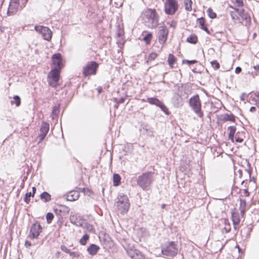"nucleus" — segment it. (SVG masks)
I'll use <instances>...</instances> for the list:
<instances>
[{
	"label": "nucleus",
	"mask_w": 259,
	"mask_h": 259,
	"mask_svg": "<svg viewBox=\"0 0 259 259\" xmlns=\"http://www.w3.org/2000/svg\"><path fill=\"white\" fill-rule=\"evenodd\" d=\"M247 96H248L247 94H246L245 93H242V94H241V95L240 96V100L242 101L245 102V98H246V97H247Z\"/></svg>",
	"instance_id": "nucleus-48"
},
{
	"label": "nucleus",
	"mask_w": 259,
	"mask_h": 259,
	"mask_svg": "<svg viewBox=\"0 0 259 259\" xmlns=\"http://www.w3.org/2000/svg\"><path fill=\"white\" fill-rule=\"evenodd\" d=\"M11 103L12 104H15L16 106H20L21 104V99L19 96L16 95L13 97V100L11 101Z\"/></svg>",
	"instance_id": "nucleus-33"
},
{
	"label": "nucleus",
	"mask_w": 259,
	"mask_h": 259,
	"mask_svg": "<svg viewBox=\"0 0 259 259\" xmlns=\"http://www.w3.org/2000/svg\"><path fill=\"white\" fill-rule=\"evenodd\" d=\"M79 196L78 192L76 191H72L68 193L67 195V199L68 201H74L77 200Z\"/></svg>",
	"instance_id": "nucleus-19"
},
{
	"label": "nucleus",
	"mask_w": 259,
	"mask_h": 259,
	"mask_svg": "<svg viewBox=\"0 0 259 259\" xmlns=\"http://www.w3.org/2000/svg\"><path fill=\"white\" fill-rule=\"evenodd\" d=\"M10 2L13 3H18L19 4V0H11Z\"/></svg>",
	"instance_id": "nucleus-60"
},
{
	"label": "nucleus",
	"mask_w": 259,
	"mask_h": 259,
	"mask_svg": "<svg viewBox=\"0 0 259 259\" xmlns=\"http://www.w3.org/2000/svg\"><path fill=\"white\" fill-rule=\"evenodd\" d=\"M228 130L229 131V134H228V138L229 139L231 140L232 142L234 141V137L235 133L236 131V128L234 126H230L228 128Z\"/></svg>",
	"instance_id": "nucleus-21"
},
{
	"label": "nucleus",
	"mask_w": 259,
	"mask_h": 259,
	"mask_svg": "<svg viewBox=\"0 0 259 259\" xmlns=\"http://www.w3.org/2000/svg\"><path fill=\"white\" fill-rule=\"evenodd\" d=\"M121 178L120 176L117 174H114L113 177V185L117 186L120 184Z\"/></svg>",
	"instance_id": "nucleus-29"
},
{
	"label": "nucleus",
	"mask_w": 259,
	"mask_h": 259,
	"mask_svg": "<svg viewBox=\"0 0 259 259\" xmlns=\"http://www.w3.org/2000/svg\"><path fill=\"white\" fill-rule=\"evenodd\" d=\"M25 245L26 247H29L30 246H31V243L30 242H29L28 241H26Z\"/></svg>",
	"instance_id": "nucleus-55"
},
{
	"label": "nucleus",
	"mask_w": 259,
	"mask_h": 259,
	"mask_svg": "<svg viewBox=\"0 0 259 259\" xmlns=\"http://www.w3.org/2000/svg\"><path fill=\"white\" fill-rule=\"evenodd\" d=\"M61 249L63 251H64L65 252L69 253V254L70 253V252L71 251L69 249H68L66 246H64V245H62L61 246Z\"/></svg>",
	"instance_id": "nucleus-47"
},
{
	"label": "nucleus",
	"mask_w": 259,
	"mask_h": 259,
	"mask_svg": "<svg viewBox=\"0 0 259 259\" xmlns=\"http://www.w3.org/2000/svg\"><path fill=\"white\" fill-rule=\"evenodd\" d=\"M179 251L178 243L175 241H167L161 245V252L163 255L169 257L176 256Z\"/></svg>",
	"instance_id": "nucleus-3"
},
{
	"label": "nucleus",
	"mask_w": 259,
	"mask_h": 259,
	"mask_svg": "<svg viewBox=\"0 0 259 259\" xmlns=\"http://www.w3.org/2000/svg\"><path fill=\"white\" fill-rule=\"evenodd\" d=\"M207 13L209 18L211 19L215 18L217 17L215 13L213 12L212 9L211 8H209L207 10Z\"/></svg>",
	"instance_id": "nucleus-36"
},
{
	"label": "nucleus",
	"mask_w": 259,
	"mask_h": 259,
	"mask_svg": "<svg viewBox=\"0 0 259 259\" xmlns=\"http://www.w3.org/2000/svg\"><path fill=\"white\" fill-rule=\"evenodd\" d=\"M52 59L53 64L55 66L54 68L61 70L63 67L62 59L61 54L57 53L53 55Z\"/></svg>",
	"instance_id": "nucleus-14"
},
{
	"label": "nucleus",
	"mask_w": 259,
	"mask_h": 259,
	"mask_svg": "<svg viewBox=\"0 0 259 259\" xmlns=\"http://www.w3.org/2000/svg\"><path fill=\"white\" fill-rule=\"evenodd\" d=\"M154 173L151 171H148L143 173L137 178V185L143 190L149 189L154 181Z\"/></svg>",
	"instance_id": "nucleus-2"
},
{
	"label": "nucleus",
	"mask_w": 259,
	"mask_h": 259,
	"mask_svg": "<svg viewBox=\"0 0 259 259\" xmlns=\"http://www.w3.org/2000/svg\"><path fill=\"white\" fill-rule=\"evenodd\" d=\"M146 101L151 104L155 105L158 107H159L161 103V102L156 98H148Z\"/></svg>",
	"instance_id": "nucleus-23"
},
{
	"label": "nucleus",
	"mask_w": 259,
	"mask_h": 259,
	"mask_svg": "<svg viewBox=\"0 0 259 259\" xmlns=\"http://www.w3.org/2000/svg\"><path fill=\"white\" fill-rule=\"evenodd\" d=\"M50 129L49 123L47 122H42L40 128V134L38 136V143L41 142L46 137Z\"/></svg>",
	"instance_id": "nucleus-12"
},
{
	"label": "nucleus",
	"mask_w": 259,
	"mask_h": 259,
	"mask_svg": "<svg viewBox=\"0 0 259 259\" xmlns=\"http://www.w3.org/2000/svg\"><path fill=\"white\" fill-rule=\"evenodd\" d=\"M157 56V54L156 53H152L150 54L148 57V60H147L146 63H148L150 61L154 60Z\"/></svg>",
	"instance_id": "nucleus-39"
},
{
	"label": "nucleus",
	"mask_w": 259,
	"mask_h": 259,
	"mask_svg": "<svg viewBox=\"0 0 259 259\" xmlns=\"http://www.w3.org/2000/svg\"><path fill=\"white\" fill-rule=\"evenodd\" d=\"M246 207V202L245 200L240 199V206L239 209L240 210V213L242 216H243L245 211Z\"/></svg>",
	"instance_id": "nucleus-28"
},
{
	"label": "nucleus",
	"mask_w": 259,
	"mask_h": 259,
	"mask_svg": "<svg viewBox=\"0 0 259 259\" xmlns=\"http://www.w3.org/2000/svg\"><path fill=\"white\" fill-rule=\"evenodd\" d=\"M176 60L177 59L174 55L171 54H169L167 62L171 68L174 67V64L176 63Z\"/></svg>",
	"instance_id": "nucleus-26"
},
{
	"label": "nucleus",
	"mask_w": 259,
	"mask_h": 259,
	"mask_svg": "<svg viewBox=\"0 0 259 259\" xmlns=\"http://www.w3.org/2000/svg\"><path fill=\"white\" fill-rule=\"evenodd\" d=\"M192 0H184V4L185 6V9L187 11H192Z\"/></svg>",
	"instance_id": "nucleus-31"
},
{
	"label": "nucleus",
	"mask_w": 259,
	"mask_h": 259,
	"mask_svg": "<svg viewBox=\"0 0 259 259\" xmlns=\"http://www.w3.org/2000/svg\"><path fill=\"white\" fill-rule=\"evenodd\" d=\"M254 69L256 70H258L259 71V65H256V66H254Z\"/></svg>",
	"instance_id": "nucleus-63"
},
{
	"label": "nucleus",
	"mask_w": 259,
	"mask_h": 259,
	"mask_svg": "<svg viewBox=\"0 0 259 259\" xmlns=\"http://www.w3.org/2000/svg\"><path fill=\"white\" fill-rule=\"evenodd\" d=\"M232 3L236 5V7H241L243 6V0H231Z\"/></svg>",
	"instance_id": "nucleus-41"
},
{
	"label": "nucleus",
	"mask_w": 259,
	"mask_h": 259,
	"mask_svg": "<svg viewBox=\"0 0 259 259\" xmlns=\"http://www.w3.org/2000/svg\"><path fill=\"white\" fill-rule=\"evenodd\" d=\"M235 141L236 142L238 143H241L243 142V139L239 138V137H236L235 138Z\"/></svg>",
	"instance_id": "nucleus-54"
},
{
	"label": "nucleus",
	"mask_w": 259,
	"mask_h": 259,
	"mask_svg": "<svg viewBox=\"0 0 259 259\" xmlns=\"http://www.w3.org/2000/svg\"><path fill=\"white\" fill-rule=\"evenodd\" d=\"M242 69L240 67H237L235 69V72L236 73H239L241 72Z\"/></svg>",
	"instance_id": "nucleus-53"
},
{
	"label": "nucleus",
	"mask_w": 259,
	"mask_h": 259,
	"mask_svg": "<svg viewBox=\"0 0 259 259\" xmlns=\"http://www.w3.org/2000/svg\"><path fill=\"white\" fill-rule=\"evenodd\" d=\"M197 22L199 24L201 29L204 30L207 34H210V32L207 27L205 25V19L203 17L197 19Z\"/></svg>",
	"instance_id": "nucleus-20"
},
{
	"label": "nucleus",
	"mask_w": 259,
	"mask_h": 259,
	"mask_svg": "<svg viewBox=\"0 0 259 259\" xmlns=\"http://www.w3.org/2000/svg\"><path fill=\"white\" fill-rule=\"evenodd\" d=\"M148 135H149L150 136H153V132L151 131H150L148 132Z\"/></svg>",
	"instance_id": "nucleus-62"
},
{
	"label": "nucleus",
	"mask_w": 259,
	"mask_h": 259,
	"mask_svg": "<svg viewBox=\"0 0 259 259\" xmlns=\"http://www.w3.org/2000/svg\"><path fill=\"white\" fill-rule=\"evenodd\" d=\"M159 107L166 114H168V111L167 107L161 102Z\"/></svg>",
	"instance_id": "nucleus-43"
},
{
	"label": "nucleus",
	"mask_w": 259,
	"mask_h": 259,
	"mask_svg": "<svg viewBox=\"0 0 259 259\" xmlns=\"http://www.w3.org/2000/svg\"><path fill=\"white\" fill-rule=\"evenodd\" d=\"M40 199L45 202L50 201L51 200V196L47 192H44L40 195Z\"/></svg>",
	"instance_id": "nucleus-25"
},
{
	"label": "nucleus",
	"mask_w": 259,
	"mask_h": 259,
	"mask_svg": "<svg viewBox=\"0 0 259 259\" xmlns=\"http://www.w3.org/2000/svg\"><path fill=\"white\" fill-rule=\"evenodd\" d=\"M230 13L231 17L234 22H236L237 21L239 20V17L237 13V11H236L235 10L231 11Z\"/></svg>",
	"instance_id": "nucleus-32"
},
{
	"label": "nucleus",
	"mask_w": 259,
	"mask_h": 259,
	"mask_svg": "<svg viewBox=\"0 0 259 259\" xmlns=\"http://www.w3.org/2000/svg\"><path fill=\"white\" fill-rule=\"evenodd\" d=\"M232 220L233 224H240V219L239 213L236 211L232 212Z\"/></svg>",
	"instance_id": "nucleus-22"
},
{
	"label": "nucleus",
	"mask_w": 259,
	"mask_h": 259,
	"mask_svg": "<svg viewBox=\"0 0 259 259\" xmlns=\"http://www.w3.org/2000/svg\"><path fill=\"white\" fill-rule=\"evenodd\" d=\"M82 227L83 228L86 229L89 232H92L94 229L93 226L88 223H83V226Z\"/></svg>",
	"instance_id": "nucleus-40"
},
{
	"label": "nucleus",
	"mask_w": 259,
	"mask_h": 259,
	"mask_svg": "<svg viewBox=\"0 0 259 259\" xmlns=\"http://www.w3.org/2000/svg\"><path fill=\"white\" fill-rule=\"evenodd\" d=\"M32 192H31V194L33 196H34V194L36 192V189L35 187H33L32 188Z\"/></svg>",
	"instance_id": "nucleus-58"
},
{
	"label": "nucleus",
	"mask_w": 259,
	"mask_h": 259,
	"mask_svg": "<svg viewBox=\"0 0 259 259\" xmlns=\"http://www.w3.org/2000/svg\"><path fill=\"white\" fill-rule=\"evenodd\" d=\"M196 62H197V61L196 60H183V63H186L189 65L193 64Z\"/></svg>",
	"instance_id": "nucleus-46"
},
{
	"label": "nucleus",
	"mask_w": 259,
	"mask_h": 259,
	"mask_svg": "<svg viewBox=\"0 0 259 259\" xmlns=\"http://www.w3.org/2000/svg\"><path fill=\"white\" fill-rule=\"evenodd\" d=\"M126 250L128 255L132 259H145L144 255L138 249L128 248Z\"/></svg>",
	"instance_id": "nucleus-13"
},
{
	"label": "nucleus",
	"mask_w": 259,
	"mask_h": 259,
	"mask_svg": "<svg viewBox=\"0 0 259 259\" xmlns=\"http://www.w3.org/2000/svg\"><path fill=\"white\" fill-rule=\"evenodd\" d=\"M58 111L59 107L57 106H54L52 110V115H53V114H56L57 112H58Z\"/></svg>",
	"instance_id": "nucleus-49"
},
{
	"label": "nucleus",
	"mask_w": 259,
	"mask_h": 259,
	"mask_svg": "<svg viewBox=\"0 0 259 259\" xmlns=\"http://www.w3.org/2000/svg\"><path fill=\"white\" fill-rule=\"evenodd\" d=\"M42 231V227L39 222L32 224L30 228L29 237L32 239L37 238L40 233Z\"/></svg>",
	"instance_id": "nucleus-10"
},
{
	"label": "nucleus",
	"mask_w": 259,
	"mask_h": 259,
	"mask_svg": "<svg viewBox=\"0 0 259 259\" xmlns=\"http://www.w3.org/2000/svg\"><path fill=\"white\" fill-rule=\"evenodd\" d=\"M176 25H177V23L176 22H175V21H172L170 24V26L171 27H173V28H175L176 26Z\"/></svg>",
	"instance_id": "nucleus-56"
},
{
	"label": "nucleus",
	"mask_w": 259,
	"mask_h": 259,
	"mask_svg": "<svg viewBox=\"0 0 259 259\" xmlns=\"http://www.w3.org/2000/svg\"><path fill=\"white\" fill-rule=\"evenodd\" d=\"M152 37V34L151 33H147L143 38V39L146 41L147 44H149Z\"/></svg>",
	"instance_id": "nucleus-38"
},
{
	"label": "nucleus",
	"mask_w": 259,
	"mask_h": 259,
	"mask_svg": "<svg viewBox=\"0 0 259 259\" xmlns=\"http://www.w3.org/2000/svg\"><path fill=\"white\" fill-rule=\"evenodd\" d=\"M189 105L193 111L199 117L203 116V113L201 110V103L198 94L191 97L189 101Z\"/></svg>",
	"instance_id": "nucleus-5"
},
{
	"label": "nucleus",
	"mask_w": 259,
	"mask_h": 259,
	"mask_svg": "<svg viewBox=\"0 0 259 259\" xmlns=\"http://www.w3.org/2000/svg\"><path fill=\"white\" fill-rule=\"evenodd\" d=\"M34 29L42 35L44 39L47 40L51 39L52 33L48 27L44 26H35Z\"/></svg>",
	"instance_id": "nucleus-9"
},
{
	"label": "nucleus",
	"mask_w": 259,
	"mask_h": 259,
	"mask_svg": "<svg viewBox=\"0 0 259 259\" xmlns=\"http://www.w3.org/2000/svg\"><path fill=\"white\" fill-rule=\"evenodd\" d=\"M174 104L177 106H182L183 105V101L182 98L178 94H175L173 98Z\"/></svg>",
	"instance_id": "nucleus-24"
},
{
	"label": "nucleus",
	"mask_w": 259,
	"mask_h": 259,
	"mask_svg": "<svg viewBox=\"0 0 259 259\" xmlns=\"http://www.w3.org/2000/svg\"><path fill=\"white\" fill-rule=\"evenodd\" d=\"M187 41L189 43L195 44L198 41L197 36L195 34H192L187 37Z\"/></svg>",
	"instance_id": "nucleus-30"
},
{
	"label": "nucleus",
	"mask_w": 259,
	"mask_h": 259,
	"mask_svg": "<svg viewBox=\"0 0 259 259\" xmlns=\"http://www.w3.org/2000/svg\"><path fill=\"white\" fill-rule=\"evenodd\" d=\"M254 95L257 98H259V92H256L254 93Z\"/></svg>",
	"instance_id": "nucleus-61"
},
{
	"label": "nucleus",
	"mask_w": 259,
	"mask_h": 259,
	"mask_svg": "<svg viewBox=\"0 0 259 259\" xmlns=\"http://www.w3.org/2000/svg\"><path fill=\"white\" fill-rule=\"evenodd\" d=\"M69 220L72 224H74L77 226H83V222L81 221L80 216L78 215L77 214L71 212Z\"/></svg>",
	"instance_id": "nucleus-16"
},
{
	"label": "nucleus",
	"mask_w": 259,
	"mask_h": 259,
	"mask_svg": "<svg viewBox=\"0 0 259 259\" xmlns=\"http://www.w3.org/2000/svg\"><path fill=\"white\" fill-rule=\"evenodd\" d=\"M100 247L99 246L95 244H91L88 247L87 251L91 255L93 256L96 255Z\"/></svg>",
	"instance_id": "nucleus-18"
},
{
	"label": "nucleus",
	"mask_w": 259,
	"mask_h": 259,
	"mask_svg": "<svg viewBox=\"0 0 259 259\" xmlns=\"http://www.w3.org/2000/svg\"><path fill=\"white\" fill-rule=\"evenodd\" d=\"M30 197H34V196H33L31 194V192H28V193H26L25 194V197L24 198V201L25 202H26L27 204H28L30 201Z\"/></svg>",
	"instance_id": "nucleus-37"
},
{
	"label": "nucleus",
	"mask_w": 259,
	"mask_h": 259,
	"mask_svg": "<svg viewBox=\"0 0 259 259\" xmlns=\"http://www.w3.org/2000/svg\"><path fill=\"white\" fill-rule=\"evenodd\" d=\"M124 101V99L123 98H120L119 99L116 101V103L117 104H121L123 103Z\"/></svg>",
	"instance_id": "nucleus-52"
},
{
	"label": "nucleus",
	"mask_w": 259,
	"mask_h": 259,
	"mask_svg": "<svg viewBox=\"0 0 259 259\" xmlns=\"http://www.w3.org/2000/svg\"><path fill=\"white\" fill-rule=\"evenodd\" d=\"M117 199L116 206L118 210L122 214L126 213L128 211L130 206L127 196L124 194L120 193L118 194Z\"/></svg>",
	"instance_id": "nucleus-4"
},
{
	"label": "nucleus",
	"mask_w": 259,
	"mask_h": 259,
	"mask_svg": "<svg viewBox=\"0 0 259 259\" xmlns=\"http://www.w3.org/2000/svg\"><path fill=\"white\" fill-rule=\"evenodd\" d=\"M143 20L145 25L150 28H154L158 25V17L155 10L148 9L145 11Z\"/></svg>",
	"instance_id": "nucleus-1"
},
{
	"label": "nucleus",
	"mask_w": 259,
	"mask_h": 259,
	"mask_svg": "<svg viewBox=\"0 0 259 259\" xmlns=\"http://www.w3.org/2000/svg\"><path fill=\"white\" fill-rule=\"evenodd\" d=\"M97 91L99 94L101 93L102 92V88L101 87H98Z\"/></svg>",
	"instance_id": "nucleus-59"
},
{
	"label": "nucleus",
	"mask_w": 259,
	"mask_h": 259,
	"mask_svg": "<svg viewBox=\"0 0 259 259\" xmlns=\"http://www.w3.org/2000/svg\"><path fill=\"white\" fill-rule=\"evenodd\" d=\"M179 8L177 0H165L164 3L165 13L169 15H173L178 11Z\"/></svg>",
	"instance_id": "nucleus-6"
},
{
	"label": "nucleus",
	"mask_w": 259,
	"mask_h": 259,
	"mask_svg": "<svg viewBox=\"0 0 259 259\" xmlns=\"http://www.w3.org/2000/svg\"><path fill=\"white\" fill-rule=\"evenodd\" d=\"M222 120L224 121H230L232 122H235V117L233 114H225L224 115Z\"/></svg>",
	"instance_id": "nucleus-27"
},
{
	"label": "nucleus",
	"mask_w": 259,
	"mask_h": 259,
	"mask_svg": "<svg viewBox=\"0 0 259 259\" xmlns=\"http://www.w3.org/2000/svg\"><path fill=\"white\" fill-rule=\"evenodd\" d=\"M99 65L95 61L88 62L83 68L82 73L84 76H88L96 74L97 69Z\"/></svg>",
	"instance_id": "nucleus-8"
},
{
	"label": "nucleus",
	"mask_w": 259,
	"mask_h": 259,
	"mask_svg": "<svg viewBox=\"0 0 259 259\" xmlns=\"http://www.w3.org/2000/svg\"><path fill=\"white\" fill-rule=\"evenodd\" d=\"M249 111L251 112H254L256 111V108L254 106H252L250 108Z\"/></svg>",
	"instance_id": "nucleus-57"
},
{
	"label": "nucleus",
	"mask_w": 259,
	"mask_h": 259,
	"mask_svg": "<svg viewBox=\"0 0 259 259\" xmlns=\"http://www.w3.org/2000/svg\"><path fill=\"white\" fill-rule=\"evenodd\" d=\"M89 235H88L87 234H85L82 237V238L80 239L79 243L82 245H85L87 244V241L89 240Z\"/></svg>",
	"instance_id": "nucleus-35"
},
{
	"label": "nucleus",
	"mask_w": 259,
	"mask_h": 259,
	"mask_svg": "<svg viewBox=\"0 0 259 259\" xmlns=\"http://www.w3.org/2000/svg\"><path fill=\"white\" fill-rule=\"evenodd\" d=\"M69 255L72 257H78L80 256V253L78 251H70Z\"/></svg>",
	"instance_id": "nucleus-44"
},
{
	"label": "nucleus",
	"mask_w": 259,
	"mask_h": 259,
	"mask_svg": "<svg viewBox=\"0 0 259 259\" xmlns=\"http://www.w3.org/2000/svg\"><path fill=\"white\" fill-rule=\"evenodd\" d=\"M233 225H234V229L235 230V231L236 232L235 233H237V232L239 229V224H233Z\"/></svg>",
	"instance_id": "nucleus-51"
},
{
	"label": "nucleus",
	"mask_w": 259,
	"mask_h": 259,
	"mask_svg": "<svg viewBox=\"0 0 259 259\" xmlns=\"http://www.w3.org/2000/svg\"><path fill=\"white\" fill-rule=\"evenodd\" d=\"M60 70L53 68L48 75V81L51 87L56 88L58 85Z\"/></svg>",
	"instance_id": "nucleus-7"
},
{
	"label": "nucleus",
	"mask_w": 259,
	"mask_h": 259,
	"mask_svg": "<svg viewBox=\"0 0 259 259\" xmlns=\"http://www.w3.org/2000/svg\"><path fill=\"white\" fill-rule=\"evenodd\" d=\"M211 64L212 66L215 69H219L220 68V64L215 60L212 61Z\"/></svg>",
	"instance_id": "nucleus-45"
},
{
	"label": "nucleus",
	"mask_w": 259,
	"mask_h": 259,
	"mask_svg": "<svg viewBox=\"0 0 259 259\" xmlns=\"http://www.w3.org/2000/svg\"><path fill=\"white\" fill-rule=\"evenodd\" d=\"M54 217V214L52 213L48 212L46 215V219L47 223L48 224H50L52 222Z\"/></svg>",
	"instance_id": "nucleus-42"
},
{
	"label": "nucleus",
	"mask_w": 259,
	"mask_h": 259,
	"mask_svg": "<svg viewBox=\"0 0 259 259\" xmlns=\"http://www.w3.org/2000/svg\"><path fill=\"white\" fill-rule=\"evenodd\" d=\"M230 7L237 11L239 17L240 16L241 17L243 20H245L246 22L250 21L251 18L249 14L246 12L244 9L239 10V9L234 8L232 6H230Z\"/></svg>",
	"instance_id": "nucleus-15"
},
{
	"label": "nucleus",
	"mask_w": 259,
	"mask_h": 259,
	"mask_svg": "<svg viewBox=\"0 0 259 259\" xmlns=\"http://www.w3.org/2000/svg\"><path fill=\"white\" fill-rule=\"evenodd\" d=\"M168 30L165 26H161L158 31V38L160 44L163 45L167 40Z\"/></svg>",
	"instance_id": "nucleus-11"
},
{
	"label": "nucleus",
	"mask_w": 259,
	"mask_h": 259,
	"mask_svg": "<svg viewBox=\"0 0 259 259\" xmlns=\"http://www.w3.org/2000/svg\"><path fill=\"white\" fill-rule=\"evenodd\" d=\"M165 206H166V205H165V204H162L161 205V208H162V209H164V208H165Z\"/></svg>",
	"instance_id": "nucleus-64"
},
{
	"label": "nucleus",
	"mask_w": 259,
	"mask_h": 259,
	"mask_svg": "<svg viewBox=\"0 0 259 259\" xmlns=\"http://www.w3.org/2000/svg\"><path fill=\"white\" fill-rule=\"evenodd\" d=\"M252 100L255 101V105L259 108V98L257 99L253 98Z\"/></svg>",
	"instance_id": "nucleus-50"
},
{
	"label": "nucleus",
	"mask_w": 259,
	"mask_h": 259,
	"mask_svg": "<svg viewBox=\"0 0 259 259\" xmlns=\"http://www.w3.org/2000/svg\"><path fill=\"white\" fill-rule=\"evenodd\" d=\"M231 229V225L229 223H228L226 221H225L224 227L222 228L223 232L228 233Z\"/></svg>",
	"instance_id": "nucleus-34"
},
{
	"label": "nucleus",
	"mask_w": 259,
	"mask_h": 259,
	"mask_svg": "<svg viewBox=\"0 0 259 259\" xmlns=\"http://www.w3.org/2000/svg\"><path fill=\"white\" fill-rule=\"evenodd\" d=\"M19 6V4L18 3L15 4L10 2L8 10L7 12L8 15H13L15 14L18 10Z\"/></svg>",
	"instance_id": "nucleus-17"
}]
</instances>
